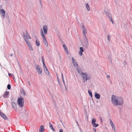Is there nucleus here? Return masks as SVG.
<instances>
[{"instance_id":"obj_52","label":"nucleus","mask_w":132,"mask_h":132,"mask_svg":"<svg viewBox=\"0 0 132 132\" xmlns=\"http://www.w3.org/2000/svg\"><path fill=\"white\" fill-rule=\"evenodd\" d=\"M109 59V60H110V61H111V59Z\"/></svg>"},{"instance_id":"obj_15","label":"nucleus","mask_w":132,"mask_h":132,"mask_svg":"<svg viewBox=\"0 0 132 132\" xmlns=\"http://www.w3.org/2000/svg\"><path fill=\"white\" fill-rule=\"evenodd\" d=\"M80 51L79 52V54L80 56L82 55V52H84V50L82 47H81L80 48Z\"/></svg>"},{"instance_id":"obj_22","label":"nucleus","mask_w":132,"mask_h":132,"mask_svg":"<svg viewBox=\"0 0 132 132\" xmlns=\"http://www.w3.org/2000/svg\"><path fill=\"white\" fill-rule=\"evenodd\" d=\"M86 7L88 11H90V9L89 7V6L88 4L87 3L86 4Z\"/></svg>"},{"instance_id":"obj_26","label":"nucleus","mask_w":132,"mask_h":132,"mask_svg":"<svg viewBox=\"0 0 132 132\" xmlns=\"http://www.w3.org/2000/svg\"><path fill=\"white\" fill-rule=\"evenodd\" d=\"M96 121V120L95 119V118L93 119L92 120V124L93 125L94 123H95V122Z\"/></svg>"},{"instance_id":"obj_6","label":"nucleus","mask_w":132,"mask_h":132,"mask_svg":"<svg viewBox=\"0 0 132 132\" xmlns=\"http://www.w3.org/2000/svg\"><path fill=\"white\" fill-rule=\"evenodd\" d=\"M10 92L9 91H6L3 95V97L4 98H8L9 96Z\"/></svg>"},{"instance_id":"obj_33","label":"nucleus","mask_w":132,"mask_h":132,"mask_svg":"<svg viewBox=\"0 0 132 132\" xmlns=\"http://www.w3.org/2000/svg\"><path fill=\"white\" fill-rule=\"evenodd\" d=\"M11 86L10 84L8 85L7 86V88L9 89H10L11 88Z\"/></svg>"},{"instance_id":"obj_11","label":"nucleus","mask_w":132,"mask_h":132,"mask_svg":"<svg viewBox=\"0 0 132 132\" xmlns=\"http://www.w3.org/2000/svg\"><path fill=\"white\" fill-rule=\"evenodd\" d=\"M12 108L15 111H16L17 110V105L14 102H12Z\"/></svg>"},{"instance_id":"obj_49","label":"nucleus","mask_w":132,"mask_h":132,"mask_svg":"<svg viewBox=\"0 0 132 132\" xmlns=\"http://www.w3.org/2000/svg\"><path fill=\"white\" fill-rule=\"evenodd\" d=\"M10 56H13V54H10Z\"/></svg>"},{"instance_id":"obj_19","label":"nucleus","mask_w":132,"mask_h":132,"mask_svg":"<svg viewBox=\"0 0 132 132\" xmlns=\"http://www.w3.org/2000/svg\"><path fill=\"white\" fill-rule=\"evenodd\" d=\"M63 47L64 48V49L65 50V51L66 52V53L67 54H68L69 53V52L68 50V49L65 46V45L64 44H63Z\"/></svg>"},{"instance_id":"obj_14","label":"nucleus","mask_w":132,"mask_h":132,"mask_svg":"<svg viewBox=\"0 0 132 132\" xmlns=\"http://www.w3.org/2000/svg\"><path fill=\"white\" fill-rule=\"evenodd\" d=\"M45 34H47V29L46 26H44L43 28Z\"/></svg>"},{"instance_id":"obj_27","label":"nucleus","mask_w":132,"mask_h":132,"mask_svg":"<svg viewBox=\"0 0 132 132\" xmlns=\"http://www.w3.org/2000/svg\"><path fill=\"white\" fill-rule=\"evenodd\" d=\"M82 32L83 33V36H85L86 35V33H87V31L86 30H82Z\"/></svg>"},{"instance_id":"obj_46","label":"nucleus","mask_w":132,"mask_h":132,"mask_svg":"<svg viewBox=\"0 0 132 132\" xmlns=\"http://www.w3.org/2000/svg\"><path fill=\"white\" fill-rule=\"evenodd\" d=\"M28 83L29 84V85L30 86H31V84H30V82H29V81H28Z\"/></svg>"},{"instance_id":"obj_3","label":"nucleus","mask_w":132,"mask_h":132,"mask_svg":"<svg viewBox=\"0 0 132 132\" xmlns=\"http://www.w3.org/2000/svg\"><path fill=\"white\" fill-rule=\"evenodd\" d=\"M23 36L25 41L26 40H27V41H29V39H30V38L27 30H26V35L25 33H24L23 34Z\"/></svg>"},{"instance_id":"obj_55","label":"nucleus","mask_w":132,"mask_h":132,"mask_svg":"<svg viewBox=\"0 0 132 132\" xmlns=\"http://www.w3.org/2000/svg\"><path fill=\"white\" fill-rule=\"evenodd\" d=\"M5 1H6L7 0H4Z\"/></svg>"},{"instance_id":"obj_32","label":"nucleus","mask_w":132,"mask_h":132,"mask_svg":"<svg viewBox=\"0 0 132 132\" xmlns=\"http://www.w3.org/2000/svg\"><path fill=\"white\" fill-rule=\"evenodd\" d=\"M93 127H97L98 126V125L97 124H96L95 123H94L93 124Z\"/></svg>"},{"instance_id":"obj_36","label":"nucleus","mask_w":132,"mask_h":132,"mask_svg":"<svg viewBox=\"0 0 132 132\" xmlns=\"http://www.w3.org/2000/svg\"><path fill=\"white\" fill-rule=\"evenodd\" d=\"M41 33H42L41 35H42V37L45 36V35H44V34L43 33V31L42 30V31H41Z\"/></svg>"},{"instance_id":"obj_16","label":"nucleus","mask_w":132,"mask_h":132,"mask_svg":"<svg viewBox=\"0 0 132 132\" xmlns=\"http://www.w3.org/2000/svg\"><path fill=\"white\" fill-rule=\"evenodd\" d=\"M94 96L97 99H99L100 98V95L99 94L97 93L96 92H95V93Z\"/></svg>"},{"instance_id":"obj_38","label":"nucleus","mask_w":132,"mask_h":132,"mask_svg":"<svg viewBox=\"0 0 132 132\" xmlns=\"http://www.w3.org/2000/svg\"><path fill=\"white\" fill-rule=\"evenodd\" d=\"M109 13H108L106 11H105V14L106 15L108 16V15L109 14Z\"/></svg>"},{"instance_id":"obj_30","label":"nucleus","mask_w":132,"mask_h":132,"mask_svg":"<svg viewBox=\"0 0 132 132\" xmlns=\"http://www.w3.org/2000/svg\"><path fill=\"white\" fill-rule=\"evenodd\" d=\"M107 16L110 20L112 19L111 15L110 13L108 15V16Z\"/></svg>"},{"instance_id":"obj_7","label":"nucleus","mask_w":132,"mask_h":132,"mask_svg":"<svg viewBox=\"0 0 132 132\" xmlns=\"http://www.w3.org/2000/svg\"><path fill=\"white\" fill-rule=\"evenodd\" d=\"M42 61L43 63V67L44 68V69H46V70L47 71V73L46 72V74L47 75H48L49 74V73L48 71L47 70V69L46 66H45V64L44 60L43 58V56H42Z\"/></svg>"},{"instance_id":"obj_25","label":"nucleus","mask_w":132,"mask_h":132,"mask_svg":"<svg viewBox=\"0 0 132 132\" xmlns=\"http://www.w3.org/2000/svg\"><path fill=\"white\" fill-rule=\"evenodd\" d=\"M85 46L87 48L88 45V40L85 41Z\"/></svg>"},{"instance_id":"obj_37","label":"nucleus","mask_w":132,"mask_h":132,"mask_svg":"<svg viewBox=\"0 0 132 132\" xmlns=\"http://www.w3.org/2000/svg\"><path fill=\"white\" fill-rule=\"evenodd\" d=\"M82 30H85V27L83 24H82Z\"/></svg>"},{"instance_id":"obj_39","label":"nucleus","mask_w":132,"mask_h":132,"mask_svg":"<svg viewBox=\"0 0 132 132\" xmlns=\"http://www.w3.org/2000/svg\"><path fill=\"white\" fill-rule=\"evenodd\" d=\"M58 56L59 58H60V60H61V56L59 54V53H58Z\"/></svg>"},{"instance_id":"obj_31","label":"nucleus","mask_w":132,"mask_h":132,"mask_svg":"<svg viewBox=\"0 0 132 132\" xmlns=\"http://www.w3.org/2000/svg\"><path fill=\"white\" fill-rule=\"evenodd\" d=\"M1 13L3 14H5V12L4 10L1 9L0 10Z\"/></svg>"},{"instance_id":"obj_4","label":"nucleus","mask_w":132,"mask_h":132,"mask_svg":"<svg viewBox=\"0 0 132 132\" xmlns=\"http://www.w3.org/2000/svg\"><path fill=\"white\" fill-rule=\"evenodd\" d=\"M23 98L21 97L18 99L17 103L18 105L21 107H22L23 106L22 104Z\"/></svg>"},{"instance_id":"obj_48","label":"nucleus","mask_w":132,"mask_h":132,"mask_svg":"<svg viewBox=\"0 0 132 132\" xmlns=\"http://www.w3.org/2000/svg\"><path fill=\"white\" fill-rule=\"evenodd\" d=\"M110 76L109 75H107V77L108 78H109L110 77Z\"/></svg>"},{"instance_id":"obj_34","label":"nucleus","mask_w":132,"mask_h":132,"mask_svg":"<svg viewBox=\"0 0 132 132\" xmlns=\"http://www.w3.org/2000/svg\"><path fill=\"white\" fill-rule=\"evenodd\" d=\"M108 39L109 41H110V37L109 35H108L107 36Z\"/></svg>"},{"instance_id":"obj_1","label":"nucleus","mask_w":132,"mask_h":132,"mask_svg":"<svg viewBox=\"0 0 132 132\" xmlns=\"http://www.w3.org/2000/svg\"><path fill=\"white\" fill-rule=\"evenodd\" d=\"M111 102L114 106L122 105L123 103V98L121 97L113 95L111 96Z\"/></svg>"},{"instance_id":"obj_45","label":"nucleus","mask_w":132,"mask_h":132,"mask_svg":"<svg viewBox=\"0 0 132 132\" xmlns=\"http://www.w3.org/2000/svg\"><path fill=\"white\" fill-rule=\"evenodd\" d=\"M2 8V7L0 5V10H1V9Z\"/></svg>"},{"instance_id":"obj_10","label":"nucleus","mask_w":132,"mask_h":132,"mask_svg":"<svg viewBox=\"0 0 132 132\" xmlns=\"http://www.w3.org/2000/svg\"><path fill=\"white\" fill-rule=\"evenodd\" d=\"M42 38L43 39V41L44 44L46 46H48V44L46 37L45 36H44L42 37Z\"/></svg>"},{"instance_id":"obj_50","label":"nucleus","mask_w":132,"mask_h":132,"mask_svg":"<svg viewBox=\"0 0 132 132\" xmlns=\"http://www.w3.org/2000/svg\"><path fill=\"white\" fill-rule=\"evenodd\" d=\"M23 93V94H24V95H25L26 93H25V92H24Z\"/></svg>"},{"instance_id":"obj_17","label":"nucleus","mask_w":132,"mask_h":132,"mask_svg":"<svg viewBox=\"0 0 132 132\" xmlns=\"http://www.w3.org/2000/svg\"><path fill=\"white\" fill-rule=\"evenodd\" d=\"M44 130V127L43 125L40 126L39 129V132H43Z\"/></svg>"},{"instance_id":"obj_2","label":"nucleus","mask_w":132,"mask_h":132,"mask_svg":"<svg viewBox=\"0 0 132 132\" xmlns=\"http://www.w3.org/2000/svg\"><path fill=\"white\" fill-rule=\"evenodd\" d=\"M81 75L84 82H86L87 80H90L91 79L90 76L88 75L86 72L83 73Z\"/></svg>"},{"instance_id":"obj_13","label":"nucleus","mask_w":132,"mask_h":132,"mask_svg":"<svg viewBox=\"0 0 132 132\" xmlns=\"http://www.w3.org/2000/svg\"><path fill=\"white\" fill-rule=\"evenodd\" d=\"M0 116H1L2 117L4 118L5 120H6L7 119V118L6 116L3 113L0 111Z\"/></svg>"},{"instance_id":"obj_5","label":"nucleus","mask_w":132,"mask_h":132,"mask_svg":"<svg viewBox=\"0 0 132 132\" xmlns=\"http://www.w3.org/2000/svg\"><path fill=\"white\" fill-rule=\"evenodd\" d=\"M72 62L73 65L75 67H77L78 66V64L77 63V62L74 59V57H72Z\"/></svg>"},{"instance_id":"obj_44","label":"nucleus","mask_w":132,"mask_h":132,"mask_svg":"<svg viewBox=\"0 0 132 132\" xmlns=\"http://www.w3.org/2000/svg\"><path fill=\"white\" fill-rule=\"evenodd\" d=\"M12 75H13V76L14 77H13V79L15 81V78L14 76V75H13V74H12Z\"/></svg>"},{"instance_id":"obj_41","label":"nucleus","mask_w":132,"mask_h":132,"mask_svg":"<svg viewBox=\"0 0 132 132\" xmlns=\"http://www.w3.org/2000/svg\"><path fill=\"white\" fill-rule=\"evenodd\" d=\"M110 20L111 21V22L112 23V24H114V22H113V20H112V19H111Z\"/></svg>"},{"instance_id":"obj_47","label":"nucleus","mask_w":132,"mask_h":132,"mask_svg":"<svg viewBox=\"0 0 132 132\" xmlns=\"http://www.w3.org/2000/svg\"><path fill=\"white\" fill-rule=\"evenodd\" d=\"M8 75H9V76H10V75H11L12 74H11V73H9L8 74Z\"/></svg>"},{"instance_id":"obj_29","label":"nucleus","mask_w":132,"mask_h":132,"mask_svg":"<svg viewBox=\"0 0 132 132\" xmlns=\"http://www.w3.org/2000/svg\"><path fill=\"white\" fill-rule=\"evenodd\" d=\"M88 93L89 94L90 96L91 97H92L93 95H92V92L89 90H88Z\"/></svg>"},{"instance_id":"obj_24","label":"nucleus","mask_w":132,"mask_h":132,"mask_svg":"<svg viewBox=\"0 0 132 132\" xmlns=\"http://www.w3.org/2000/svg\"><path fill=\"white\" fill-rule=\"evenodd\" d=\"M36 45L37 46H39L40 45L39 43V41L38 40H37L36 41Z\"/></svg>"},{"instance_id":"obj_20","label":"nucleus","mask_w":132,"mask_h":132,"mask_svg":"<svg viewBox=\"0 0 132 132\" xmlns=\"http://www.w3.org/2000/svg\"><path fill=\"white\" fill-rule=\"evenodd\" d=\"M49 126L50 129L52 130L53 131H55V129L53 128V126L50 122H49Z\"/></svg>"},{"instance_id":"obj_35","label":"nucleus","mask_w":132,"mask_h":132,"mask_svg":"<svg viewBox=\"0 0 132 132\" xmlns=\"http://www.w3.org/2000/svg\"><path fill=\"white\" fill-rule=\"evenodd\" d=\"M29 50H31V51H33V49L32 46H31L30 47H29Z\"/></svg>"},{"instance_id":"obj_40","label":"nucleus","mask_w":132,"mask_h":132,"mask_svg":"<svg viewBox=\"0 0 132 132\" xmlns=\"http://www.w3.org/2000/svg\"><path fill=\"white\" fill-rule=\"evenodd\" d=\"M93 131H94V132H96V130L95 128H93Z\"/></svg>"},{"instance_id":"obj_42","label":"nucleus","mask_w":132,"mask_h":132,"mask_svg":"<svg viewBox=\"0 0 132 132\" xmlns=\"http://www.w3.org/2000/svg\"><path fill=\"white\" fill-rule=\"evenodd\" d=\"M2 16L3 18H5V14H3L2 15Z\"/></svg>"},{"instance_id":"obj_51","label":"nucleus","mask_w":132,"mask_h":132,"mask_svg":"<svg viewBox=\"0 0 132 132\" xmlns=\"http://www.w3.org/2000/svg\"><path fill=\"white\" fill-rule=\"evenodd\" d=\"M100 119H101V122H102V119H101V118H100Z\"/></svg>"},{"instance_id":"obj_18","label":"nucleus","mask_w":132,"mask_h":132,"mask_svg":"<svg viewBox=\"0 0 132 132\" xmlns=\"http://www.w3.org/2000/svg\"><path fill=\"white\" fill-rule=\"evenodd\" d=\"M110 124L112 128V129H115V128H114V125L112 121L111 120V119H110Z\"/></svg>"},{"instance_id":"obj_54","label":"nucleus","mask_w":132,"mask_h":132,"mask_svg":"<svg viewBox=\"0 0 132 132\" xmlns=\"http://www.w3.org/2000/svg\"><path fill=\"white\" fill-rule=\"evenodd\" d=\"M39 1H40V2H41V0H39Z\"/></svg>"},{"instance_id":"obj_8","label":"nucleus","mask_w":132,"mask_h":132,"mask_svg":"<svg viewBox=\"0 0 132 132\" xmlns=\"http://www.w3.org/2000/svg\"><path fill=\"white\" fill-rule=\"evenodd\" d=\"M42 61L43 63V67L44 68V69H46V70L47 71V73L46 72V74L47 75H48L49 74V73L48 71L47 70V69L46 66H45V64L44 60L43 58V56H42Z\"/></svg>"},{"instance_id":"obj_21","label":"nucleus","mask_w":132,"mask_h":132,"mask_svg":"<svg viewBox=\"0 0 132 132\" xmlns=\"http://www.w3.org/2000/svg\"><path fill=\"white\" fill-rule=\"evenodd\" d=\"M26 42L28 45L29 47L31 46V43L29 41H27V40H26Z\"/></svg>"},{"instance_id":"obj_43","label":"nucleus","mask_w":132,"mask_h":132,"mask_svg":"<svg viewBox=\"0 0 132 132\" xmlns=\"http://www.w3.org/2000/svg\"><path fill=\"white\" fill-rule=\"evenodd\" d=\"M63 130L62 129H60V130L59 132H63Z\"/></svg>"},{"instance_id":"obj_12","label":"nucleus","mask_w":132,"mask_h":132,"mask_svg":"<svg viewBox=\"0 0 132 132\" xmlns=\"http://www.w3.org/2000/svg\"><path fill=\"white\" fill-rule=\"evenodd\" d=\"M77 71L81 75L83 73L82 71L80 69V67H78L76 68Z\"/></svg>"},{"instance_id":"obj_28","label":"nucleus","mask_w":132,"mask_h":132,"mask_svg":"<svg viewBox=\"0 0 132 132\" xmlns=\"http://www.w3.org/2000/svg\"><path fill=\"white\" fill-rule=\"evenodd\" d=\"M83 38H84V41H85L88 40V38L86 35H85V36H83Z\"/></svg>"},{"instance_id":"obj_53","label":"nucleus","mask_w":132,"mask_h":132,"mask_svg":"<svg viewBox=\"0 0 132 132\" xmlns=\"http://www.w3.org/2000/svg\"><path fill=\"white\" fill-rule=\"evenodd\" d=\"M59 84H60V82L59 81Z\"/></svg>"},{"instance_id":"obj_23","label":"nucleus","mask_w":132,"mask_h":132,"mask_svg":"<svg viewBox=\"0 0 132 132\" xmlns=\"http://www.w3.org/2000/svg\"><path fill=\"white\" fill-rule=\"evenodd\" d=\"M61 75H62V80H63V83L64 84V86H65V89H67V88H66V86H65V82L64 80V79L63 77V74L62 73H61Z\"/></svg>"},{"instance_id":"obj_9","label":"nucleus","mask_w":132,"mask_h":132,"mask_svg":"<svg viewBox=\"0 0 132 132\" xmlns=\"http://www.w3.org/2000/svg\"><path fill=\"white\" fill-rule=\"evenodd\" d=\"M36 70L39 74H40L42 73V69L40 66L37 65L36 66Z\"/></svg>"}]
</instances>
